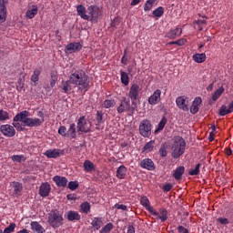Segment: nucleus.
Instances as JSON below:
<instances>
[{
    "label": "nucleus",
    "mask_w": 233,
    "mask_h": 233,
    "mask_svg": "<svg viewBox=\"0 0 233 233\" xmlns=\"http://www.w3.org/2000/svg\"><path fill=\"white\" fill-rule=\"evenodd\" d=\"M225 91V88L222 86L218 87L215 93L212 95V100L213 102H216L218 101V99L220 98V96H222V94L224 93Z\"/></svg>",
    "instance_id": "39"
},
{
    "label": "nucleus",
    "mask_w": 233,
    "mask_h": 233,
    "mask_svg": "<svg viewBox=\"0 0 233 233\" xmlns=\"http://www.w3.org/2000/svg\"><path fill=\"white\" fill-rule=\"evenodd\" d=\"M161 90H155L152 96H150L149 98L147 99L148 104L152 106L159 104V102L161 101Z\"/></svg>",
    "instance_id": "13"
},
{
    "label": "nucleus",
    "mask_w": 233,
    "mask_h": 233,
    "mask_svg": "<svg viewBox=\"0 0 233 233\" xmlns=\"http://www.w3.org/2000/svg\"><path fill=\"white\" fill-rule=\"evenodd\" d=\"M51 190V187L49 183H42V185L39 187V195L43 198L48 197Z\"/></svg>",
    "instance_id": "25"
},
{
    "label": "nucleus",
    "mask_w": 233,
    "mask_h": 233,
    "mask_svg": "<svg viewBox=\"0 0 233 233\" xmlns=\"http://www.w3.org/2000/svg\"><path fill=\"white\" fill-rule=\"evenodd\" d=\"M15 228H16V224L15 222H12L9 227L5 228L4 230V233H12L14 232Z\"/></svg>",
    "instance_id": "54"
},
{
    "label": "nucleus",
    "mask_w": 233,
    "mask_h": 233,
    "mask_svg": "<svg viewBox=\"0 0 233 233\" xmlns=\"http://www.w3.org/2000/svg\"><path fill=\"white\" fill-rule=\"evenodd\" d=\"M176 106L184 112H188V106L187 104V98L185 96H180L176 98Z\"/></svg>",
    "instance_id": "19"
},
{
    "label": "nucleus",
    "mask_w": 233,
    "mask_h": 233,
    "mask_svg": "<svg viewBox=\"0 0 233 233\" xmlns=\"http://www.w3.org/2000/svg\"><path fill=\"white\" fill-rule=\"evenodd\" d=\"M102 106L105 107V109H109V107H115L116 106V101L115 99H106Z\"/></svg>",
    "instance_id": "41"
},
{
    "label": "nucleus",
    "mask_w": 233,
    "mask_h": 233,
    "mask_svg": "<svg viewBox=\"0 0 233 233\" xmlns=\"http://www.w3.org/2000/svg\"><path fill=\"white\" fill-rule=\"evenodd\" d=\"M104 113L103 111L97 110L96 114V129H100L102 124H104Z\"/></svg>",
    "instance_id": "32"
},
{
    "label": "nucleus",
    "mask_w": 233,
    "mask_h": 233,
    "mask_svg": "<svg viewBox=\"0 0 233 233\" xmlns=\"http://www.w3.org/2000/svg\"><path fill=\"white\" fill-rule=\"evenodd\" d=\"M127 233H136V229L135 227H133V225H128Z\"/></svg>",
    "instance_id": "63"
},
{
    "label": "nucleus",
    "mask_w": 233,
    "mask_h": 233,
    "mask_svg": "<svg viewBox=\"0 0 233 233\" xmlns=\"http://www.w3.org/2000/svg\"><path fill=\"white\" fill-rule=\"evenodd\" d=\"M187 147V143L185 138L180 136H177L174 137L172 146H171V157L174 159H179L183 154H185V150Z\"/></svg>",
    "instance_id": "3"
},
{
    "label": "nucleus",
    "mask_w": 233,
    "mask_h": 233,
    "mask_svg": "<svg viewBox=\"0 0 233 233\" xmlns=\"http://www.w3.org/2000/svg\"><path fill=\"white\" fill-rule=\"evenodd\" d=\"M186 43H187V40H185V38H179V40L176 41V45L178 46H185Z\"/></svg>",
    "instance_id": "59"
},
{
    "label": "nucleus",
    "mask_w": 233,
    "mask_h": 233,
    "mask_svg": "<svg viewBox=\"0 0 233 233\" xmlns=\"http://www.w3.org/2000/svg\"><path fill=\"white\" fill-rule=\"evenodd\" d=\"M76 12L77 15L83 19V20H86L89 21L90 20V16L88 15H86V8L83 5H78L76 6Z\"/></svg>",
    "instance_id": "28"
},
{
    "label": "nucleus",
    "mask_w": 233,
    "mask_h": 233,
    "mask_svg": "<svg viewBox=\"0 0 233 233\" xmlns=\"http://www.w3.org/2000/svg\"><path fill=\"white\" fill-rule=\"evenodd\" d=\"M195 24L198 25L199 31H203L202 25H205L207 24V21L206 19H198L197 21H195Z\"/></svg>",
    "instance_id": "53"
},
{
    "label": "nucleus",
    "mask_w": 233,
    "mask_h": 233,
    "mask_svg": "<svg viewBox=\"0 0 233 233\" xmlns=\"http://www.w3.org/2000/svg\"><path fill=\"white\" fill-rule=\"evenodd\" d=\"M65 218L68 220V221H79L81 218L80 214L78 213V211H75V210H69L65 214Z\"/></svg>",
    "instance_id": "23"
},
{
    "label": "nucleus",
    "mask_w": 233,
    "mask_h": 233,
    "mask_svg": "<svg viewBox=\"0 0 233 233\" xmlns=\"http://www.w3.org/2000/svg\"><path fill=\"white\" fill-rule=\"evenodd\" d=\"M150 10H152L150 5H149V2L148 0L146 2V4L144 5V11L145 12H149Z\"/></svg>",
    "instance_id": "61"
},
{
    "label": "nucleus",
    "mask_w": 233,
    "mask_h": 233,
    "mask_svg": "<svg viewBox=\"0 0 233 233\" xmlns=\"http://www.w3.org/2000/svg\"><path fill=\"white\" fill-rule=\"evenodd\" d=\"M152 123H150L149 119H142L138 126L139 134L143 137H149L152 135Z\"/></svg>",
    "instance_id": "5"
},
{
    "label": "nucleus",
    "mask_w": 233,
    "mask_h": 233,
    "mask_svg": "<svg viewBox=\"0 0 233 233\" xmlns=\"http://www.w3.org/2000/svg\"><path fill=\"white\" fill-rule=\"evenodd\" d=\"M184 173H185V167L183 166L177 167V168L174 169L173 171V177L176 179V181H180Z\"/></svg>",
    "instance_id": "30"
},
{
    "label": "nucleus",
    "mask_w": 233,
    "mask_h": 233,
    "mask_svg": "<svg viewBox=\"0 0 233 233\" xmlns=\"http://www.w3.org/2000/svg\"><path fill=\"white\" fill-rule=\"evenodd\" d=\"M155 144H156V141L155 140H151V141H148L147 143L145 144V146L143 147L142 148V152H153L154 149H155Z\"/></svg>",
    "instance_id": "35"
},
{
    "label": "nucleus",
    "mask_w": 233,
    "mask_h": 233,
    "mask_svg": "<svg viewBox=\"0 0 233 233\" xmlns=\"http://www.w3.org/2000/svg\"><path fill=\"white\" fill-rule=\"evenodd\" d=\"M16 116H18V114H16ZM16 116H15L14 118H13V120H14V122H13V127H14L16 130H24L23 125L20 124L19 121H21L22 123H24V122H23L22 119H17V120H15V118L16 117Z\"/></svg>",
    "instance_id": "45"
},
{
    "label": "nucleus",
    "mask_w": 233,
    "mask_h": 233,
    "mask_svg": "<svg viewBox=\"0 0 233 233\" xmlns=\"http://www.w3.org/2000/svg\"><path fill=\"white\" fill-rule=\"evenodd\" d=\"M165 14V9L162 6L157 7V9L153 10V16L157 18L162 17Z\"/></svg>",
    "instance_id": "43"
},
{
    "label": "nucleus",
    "mask_w": 233,
    "mask_h": 233,
    "mask_svg": "<svg viewBox=\"0 0 233 233\" xmlns=\"http://www.w3.org/2000/svg\"><path fill=\"white\" fill-rule=\"evenodd\" d=\"M206 54H195L193 55V60L196 62V63H204L206 62Z\"/></svg>",
    "instance_id": "40"
},
{
    "label": "nucleus",
    "mask_w": 233,
    "mask_h": 233,
    "mask_svg": "<svg viewBox=\"0 0 233 233\" xmlns=\"http://www.w3.org/2000/svg\"><path fill=\"white\" fill-rule=\"evenodd\" d=\"M177 230L179 233H189L188 229H187V228L183 227L182 225L177 227Z\"/></svg>",
    "instance_id": "60"
},
{
    "label": "nucleus",
    "mask_w": 233,
    "mask_h": 233,
    "mask_svg": "<svg viewBox=\"0 0 233 233\" xmlns=\"http://www.w3.org/2000/svg\"><path fill=\"white\" fill-rule=\"evenodd\" d=\"M69 79H71L73 85L80 86L81 90L88 91L90 88V79L84 69H76L75 71H72Z\"/></svg>",
    "instance_id": "2"
},
{
    "label": "nucleus",
    "mask_w": 233,
    "mask_h": 233,
    "mask_svg": "<svg viewBox=\"0 0 233 233\" xmlns=\"http://www.w3.org/2000/svg\"><path fill=\"white\" fill-rule=\"evenodd\" d=\"M140 167L148 171H154L156 170V164L152 158H144L142 161H140Z\"/></svg>",
    "instance_id": "15"
},
{
    "label": "nucleus",
    "mask_w": 233,
    "mask_h": 233,
    "mask_svg": "<svg viewBox=\"0 0 233 233\" xmlns=\"http://www.w3.org/2000/svg\"><path fill=\"white\" fill-rule=\"evenodd\" d=\"M167 148H168V144H167V143L161 144V147L158 149V154L160 155L161 157H167V155H168Z\"/></svg>",
    "instance_id": "38"
},
{
    "label": "nucleus",
    "mask_w": 233,
    "mask_h": 233,
    "mask_svg": "<svg viewBox=\"0 0 233 233\" xmlns=\"http://www.w3.org/2000/svg\"><path fill=\"white\" fill-rule=\"evenodd\" d=\"M140 204L146 208V209L153 216V215H157L156 208H154L152 206H150L149 199L147 197H142L140 198Z\"/></svg>",
    "instance_id": "17"
},
{
    "label": "nucleus",
    "mask_w": 233,
    "mask_h": 233,
    "mask_svg": "<svg viewBox=\"0 0 233 233\" xmlns=\"http://www.w3.org/2000/svg\"><path fill=\"white\" fill-rule=\"evenodd\" d=\"M67 132V137L76 138V125L75 123L71 124Z\"/></svg>",
    "instance_id": "36"
},
{
    "label": "nucleus",
    "mask_w": 233,
    "mask_h": 233,
    "mask_svg": "<svg viewBox=\"0 0 233 233\" xmlns=\"http://www.w3.org/2000/svg\"><path fill=\"white\" fill-rule=\"evenodd\" d=\"M115 208H116V209H122V210H127V206L126 205H121V204H116L115 205Z\"/></svg>",
    "instance_id": "62"
},
{
    "label": "nucleus",
    "mask_w": 233,
    "mask_h": 233,
    "mask_svg": "<svg viewBox=\"0 0 233 233\" xmlns=\"http://www.w3.org/2000/svg\"><path fill=\"white\" fill-rule=\"evenodd\" d=\"M39 76H41L40 69H35L34 74L32 75L31 81L34 82V86H36L39 80Z\"/></svg>",
    "instance_id": "42"
},
{
    "label": "nucleus",
    "mask_w": 233,
    "mask_h": 233,
    "mask_svg": "<svg viewBox=\"0 0 233 233\" xmlns=\"http://www.w3.org/2000/svg\"><path fill=\"white\" fill-rule=\"evenodd\" d=\"M38 10L37 5H29L27 11H25V17L32 20L37 15Z\"/></svg>",
    "instance_id": "21"
},
{
    "label": "nucleus",
    "mask_w": 233,
    "mask_h": 233,
    "mask_svg": "<svg viewBox=\"0 0 233 233\" xmlns=\"http://www.w3.org/2000/svg\"><path fill=\"white\" fill-rule=\"evenodd\" d=\"M29 116V111L24 110L20 111L17 116L15 117V120H22L24 126L33 128L35 127H41L45 123L46 114L44 111H37V116L40 118H32Z\"/></svg>",
    "instance_id": "1"
},
{
    "label": "nucleus",
    "mask_w": 233,
    "mask_h": 233,
    "mask_svg": "<svg viewBox=\"0 0 233 233\" xmlns=\"http://www.w3.org/2000/svg\"><path fill=\"white\" fill-rule=\"evenodd\" d=\"M104 225L102 217H94L91 221V226L93 228H96V230H99L102 228Z\"/></svg>",
    "instance_id": "29"
},
{
    "label": "nucleus",
    "mask_w": 233,
    "mask_h": 233,
    "mask_svg": "<svg viewBox=\"0 0 233 233\" xmlns=\"http://www.w3.org/2000/svg\"><path fill=\"white\" fill-rule=\"evenodd\" d=\"M83 167L86 173H92L96 169L95 164L91 160H85L83 163Z\"/></svg>",
    "instance_id": "34"
},
{
    "label": "nucleus",
    "mask_w": 233,
    "mask_h": 233,
    "mask_svg": "<svg viewBox=\"0 0 233 233\" xmlns=\"http://www.w3.org/2000/svg\"><path fill=\"white\" fill-rule=\"evenodd\" d=\"M92 128V123L87 121L86 116H80L77 122V131L84 132V134H88Z\"/></svg>",
    "instance_id": "6"
},
{
    "label": "nucleus",
    "mask_w": 233,
    "mask_h": 233,
    "mask_svg": "<svg viewBox=\"0 0 233 233\" xmlns=\"http://www.w3.org/2000/svg\"><path fill=\"white\" fill-rule=\"evenodd\" d=\"M228 113L230 115V113H233V101L230 102V104L228 105Z\"/></svg>",
    "instance_id": "64"
},
{
    "label": "nucleus",
    "mask_w": 233,
    "mask_h": 233,
    "mask_svg": "<svg viewBox=\"0 0 233 233\" xmlns=\"http://www.w3.org/2000/svg\"><path fill=\"white\" fill-rule=\"evenodd\" d=\"M65 154L64 149L54 148L47 149L44 155L48 157V159H56L57 157H63Z\"/></svg>",
    "instance_id": "8"
},
{
    "label": "nucleus",
    "mask_w": 233,
    "mask_h": 233,
    "mask_svg": "<svg viewBox=\"0 0 233 233\" xmlns=\"http://www.w3.org/2000/svg\"><path fill=\"white\" fill-rule=\"evenodd\" d=\"M67 187H68L70 190L75 191V190H76V188L79 187V183L77 182V180L71 181V182L68 183Z\"/></svg>",
    "instance_id": "52"
},
{
    "label": "nucleus",
    "mask_w": 233,
    "mask_h": 233,
    "mask_svg": "<svg viewBox=\"0 0 233 233\" xmlns=\"http://www.w3.org/2000/svg\"><path fill=\"white\" fill-rule=\"evenodd\" d=\"M113 228H114V224H112V222H108L106 225L101 228V230H99V233H110Z\"/></svg>",
    "instance_id": "44"
},
{
    "label": "nucleus",
    "mask_w": 233,
    "mask_h": 233,
    "mask_svg": "<svg viewBox=\"0 0 233 233\" xmlns=\"http://www.w3.org/2000/svg\"><path fill=\"white\" fill-rule=\"evenodd\" d=\"M116 110L119 114L127 112V110L130 111L131 110V101H130V99H127V98L124 97L121 101V104L117 106Z\"/></svg>",
    "instance_id": "16"
},
{
    "label": "nucleus",
    "mask_w": 233,
    "mask_h": 233,
    "mask_svg": "<svg viewBox=\"0 0 233 233\" xmlns=\"http://www.w3.org/2000/svg\"><path fill=\"white\" fill-rule=\"evenodd\" d=\"M82 48L83 46L80 43H69L66 47V52L68 54H75L76 52L81 51Z\"/></svg>",
    "instance_id": "20"
},
{
    "label": "nucleus",
    "mask_w": 233,
    "mask_h": 233,
    "mask_svg": "<svg viewBox=\"0 0 233 233\" xmlns=\"http://www.w3.org/2000/svg\"><path fill=\"white\" fill-rule=\"evenodd\" d=\"M30 227L34 233H46L43 225L39 224L37 221H32Z\"/></svg>",
    "instance_id": "26"
},
{
    "label": "nucleus",
    "mask_w": 233,
    "mask_h": 233,
    "mask_svg": "<svg viewBox=\"0 0 233 233\" xmlns=\"http://www.w3.org/2000/svg\"><path fill=\"white\" fill-rule=\"evenodd\" d=\"M167 116H163L161 121L158 122L157 130H163L165 128V126H167Z\"/></svg>",
    "instance_id": "50"
},
{
    "label": "nucleus",
    "mask_w": 233,
    "mask_h": 233,
    "mask_svg": "<svg viewBox=\"0 0 233 233\" xmlns=\"http://www.w3.org/2000/svg\"><path fill=\"white\" fill-rule=\"evenodd\" d=\"M59 88L62 91V93L71 94L73 90V82H71V79L62 80L60 83Z\"/></svg>",
    "instance_id": "12"
},
{
    "label": "nucleus",
    "mask_w": 233,
    "mask_h": 233,
    "mask_svg": "<svg viewBox=\"0 0 233 233\" xmlns=\"http://www.w3.org/2000/svg\"><path fill=\"white\" fill-rule=\"evenodd\" d=\"M58 134L64 137H67V128L65 126L60 127L58 129Z\"/></svg>",
    "instance_id": "55"
},
{
    "label": "nucleus",
    "mask_w": 233,
    "mask_h": 233,
    "mask_svg": "<svg viewBox=\"0 0 233 233\" xmlns=\"http://www.w3.org/2000/svg\"><path fill=\"white\" fill-rule=\"evenodd\" d=\"M120 79H121V82L123 83V85H125V86H128L130 78H129V75L127 74V72L121 70L120 71Z\"/></svg>",
    "instance_id": "37"
},
{
    "label": "nucleus",
    "mask_w": 233,
    "mask_h": 233,
    "mask_svg": "<svg viewBox=\"0 0 233 233\" xmlns=\"http://www.w3.org/2000/svg\"><path fill=\"white\" fill-rule=\"evenodd\" d=\"M8 0H0V23H5Z\"/></svg>",
    "instance_id": "14"
},
{
    "label": "nucleus",
    "mask_w": 233,
    "mask_h": 233,
    "mask_svg": "<svg viewBox=\"0 0 233 233\" xmlns=\"http://www.w3.org/2000/svg\"><path fill=\"white\" fill-rule=\"evenodd\" d=\"M99 12H100V9L96 5L87 7L86 13L89 17V21H91V23L97 22L99 18Z\"/></svg>",
    "instance_id": "7"
},
{
    "label": "nucleus",
    "mask_w": 233,
    "mask_h": 233,
    "mask_svg": "<svg viewBox=\"0 0 233 233\" xmlns=\"http://www.w3.org/2000/svg\"><path fill=\"white\" fill-rule=\"evenodd\" d=\"M53 181L58 187H66L68 179L66 177H61L60 175H56L53 177Z\"/></svg>",
    "instance_id": "22"
},
{
    "label": "nucleus",
    "mask_w": 233,
    "mask_h": 233,
    "mask_svg": "<svg viewBox=\"0 0 233 233\" xmlns=\"http://www.w3.org/2000/svg\"><path fill=\"white\" fill-rule=\"evenodd\" d=\"M202 104V98L200 97H197L195 98V100L193 101V104L190 107V112L192 115H197V113L199 110V105Z\"/></svg>",
    "instance_id": "31"
},
{
    "label": "nucleus",
    "mask_w": 233,
    "mask_h": 233,
    "mask_svg": "<svg viewBox=\"0 0 233 233\" xmlns=\"http://www.w3.org/2000/svg\"><path fill=\"white\" fill-rule=\"evenodd\" d=\"M182 35V29L181 27H175L174 29L168 30V32L165 35V37H167V39L175 40L177 37H179V35Z\"/></svg>",
    "instance_id": "18"
},
{
    "label": "nucleus",
    "mask_w": 233,
    "mask_h": 233,
    "mask_svg": "<svg viewBox=\"0 0 233 233\" xmlns=\"http://www.w3.org/2000/svg\"><path fill=\"white\" fill-rule=\"evenodd\" d=\"M122 65H128V56H127V50H124V56L121 58Z\"/></svg>",
    "instance_id": "56"
},
{
    "label": "nucleus",
    "mask_w": 233,
    "mask_h": 233,
    "mask_svg": "<svg viewBox=\"0 0 233 233\" xmlns=\"http://www.w3.org/2000/svg\"><path fill=\"white\" fill-rule=\"evenodd\" d=\"M11 159L13 160V162L22 163L25 162L26 157H25V155H13L11 157Z\"/></svg>",
    "instance_id": "46"
},
{
    "label": "nucleus",
    "mask_w": 233,
    "mask_h": 233,
    "mask_svg": "<svg viewBox=\"0 0 233 233\" xmlns=\"http://www.w3.org/2000/svg\"><path fill=\"white\" fill-rule=\"evenodd\" d=\"M127 167L122 165L117 167L116 172V177H118V179H125V177H127Z\"/></svg>",
    "instance_id": "33"
},
{
    "label": "nucleus",
    "mask_w": 233,
    "mask_h": 233,
    "mask_svg": "<svg viewBox=\"0 0 233 233\" xmlns=\"http://www.w3.org/2000/svg\"><path fill=\"white\" fill-rule=\"evenodd\" d=\"M200 166L201 164L198 163L197 164L194 169H189V176H198V174H200Z\"/></svg>",
    "instance_id": "48"
},
{
    "label": "nucleus",
    "mask_w": 233,
    "mask_h": 233,
    "mask_svg": "<svg viewBox=\"0 0 233 233\" xmlns=\"http://www.w3.org/2000/svg\"><path fill=\"white\" fill-rule=\"evenodd\" d=\"M11 186L13 187V191H14V196L15 197H20L22 196L23 193V183L20 182H12Z\"/></svg>",
    "instance_id": "24"
},
{
    "label": "nucleus",
    "mask_w": 233,
    "mask_h": 233,
    "mask_svg": "<svg viewBox=\"0 0 233 233\" xmlns=\"http://www.w3.org/2000/svg\"><path fill=\"white\" fill-rule=\"evenodd\" d=\"M219 116H227L229 115V108L226 105L220 106V109L218 110Z\"/></svg>",
    "instance_id": "47"
},
{
    "label": "nucleus",
    "mask_w": 233,
    "mask_h": 233,
    "mask_svg": "<svg viewBox=\"0 0 233 233\" xmlns=\"http://www.w3.org/2000/svg\"><path fill=\"white\" fill-rule=\"evenodd\" d=\"M153 217L157 220H161V223H165L168 219V211L167 208H159L158 211L156 210V214H153Z\"/></svg>",
    "instance_id": "11"
},
{
    "label": "nucleus",
    "mask_w": 233,
    "mask_h": 233,
    "mask_svg": "<svg viewBox=\"0 0 233 233\" xmlns=\"http://www.w3.org/2000/svg\"><path fill=\"white\" fill-rule=\"evenodd\" d=\"M173 186L171 183H167L166 185L163 186V191H166L167 193L170 190H172Z\"/></svg>",
    "instance_id": "58"
},
{
    "label": "nucleus",
    "mask_w": 233,
    "mask_h": 233,
    "mask_svg": "<svg viewBox=\"0 0 233 233\" xmlns=\"http://www.w3.org/2000/svg\"><path fill=\"white\" fill-rule=\"evenodd\" d=\"M0 131L6 137H14V136L16 134V131L14 128V127H12V125L9 124L1 125Z\"/></svg>",
    "instance_id": "9"
},
{
    "label": "nucleus",
    "mask_w": 233,
    "mask_h": 233,
    "mask_svg": "<svg viewBox=\"0 0 233 233\" xmlns=\"http://www.w3.org/2000/svg\"><path fill=\"white\" fill-rule=\"evenodd\" d=\"M50 76H51L50 86L55 87L56 83L57 82V75L55 72H51Z\"/></svg>",
    "instance_id": "51"
},
{
    "label": "nucleus",
    "mask_w": 233,
    "mask_h": 233,
    "mask_svg": "<svg viewBox=\"0 0 233 233\" xmlns=\"http://www.w3.org/2000/svg\"><path fill=\"white\" fill-rule=\"evenodd\" d=\"M9 118L10 116L8 111L0 109V121L9 120Z\"/></svg>",
    "instance_id": "49"
},
{
    "label": "nucleus",
    "mask_w": 233,
    "mask_h": 233,
    "mask_svg": "<svg viewBox=\"0 0 233 233\" xmlns=\"http://www.w3.org/2000/svg\"><path fill=\"white\" fill-rule=\"evenodd\" d=\"M139 93H140V86L137 85V83H135L130 86L128 97L131 99L133 105H136L135 101H137L139 96Z\"/></svg>",
    "instance_id": "10"
},
{
    "label": "nucleus",
    "mask_w": 233,
    "mask_h": 233,
    "mask_svg": "<svg viewBox=\"0 0 233 233\" xmlns=\"http://www.w3.org/2000/svg\"><path fill=\"white\" fill-rule=\"evenodd\" d=\"M217 223H220L221 225H228L229 221H228V218H225L223 217H220L217 219Z\"/></svg>",
    "instance_id": "57"
},
{
    "label": "nucleus",
    "mask_w": 233,
    "mask_h": 233,
    "mask_svg": "<svg viewBox=\"0 0 233 233\" xmlns=\"http://www.w3.org/2000/svg\"><path fill=\"white\" fill-rule=\"evenodd\" d=\"M92 206L90 205V202L88 200H86L85 202H82L79 206V212L84 215H89L91 212Z\"/></svg>",
    "instance_id": "27"
},
{
    "label": "nucleus",
    "mask_w": 233,
    "mask_h": 233,
    "mask_svg": "<svg viewBox=\"0 0 233 233\" xmlns=\"http://www.w3.org/2000/svg\"><path fill=\"white\" fill-rule=\"evenodd\" d=\"M63 221L64 217L59 213V211L52 210L48 214V224H50L53 228H58L61 227V225H63Z\"/></svg>",
    "instance_id": "4"
}]
</instances>
